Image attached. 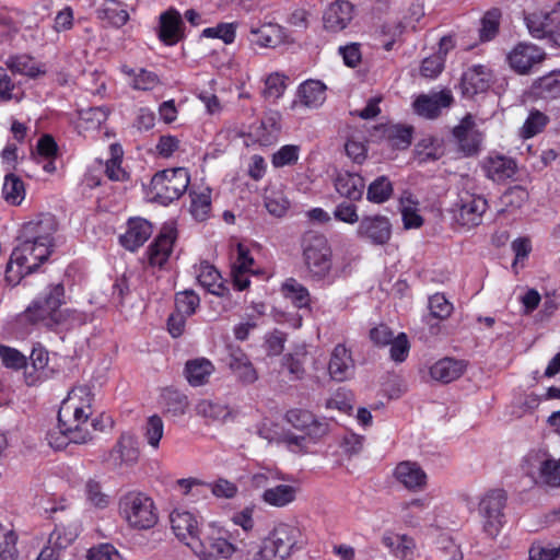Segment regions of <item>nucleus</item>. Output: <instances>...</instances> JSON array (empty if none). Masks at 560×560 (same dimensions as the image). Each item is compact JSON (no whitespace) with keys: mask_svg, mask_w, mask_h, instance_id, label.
Returning <instances> with one entry per match:
<instances>
[{"mask_svg":"<svg viewBox=\"0 0 560 560\" xmlns=\"http://www.w3.org/2000/svg\"><path fill=\"white\" fill-rule=\"evenodd\" d=\"M58 222L52 214H40L25 222L12 250L5 270V280L16 285L46 261L56 246Z\"/></svg>","mask_w":560,"mask_h":560,"instance_id":"obj_1","label":"nucleus"},{"mask_svg":"<svg viewBox=\"0 0 560 560\" xmlns=\"http://www.w3.org/2000/svg\"><path fill=\"white\" fill-rule=\"evenodd\" d=\"M91 413L61 402L58 411V424L47 433L49 445L56 450L66 447L69 443L84 444L92 440L96 430V421Z\"/></svg>","mask_w":560,"mask_h":560,"instance_id":"obj_2","label":"nucleus"},{"mask_svg":"<svg viewBox=\"0 0 560 560\" xmlns=\"http://www.w3.org/2000/svg\"><path fill=\"white\" fill-rule=\"evenodd\" d=\"M302 246L307 278L324 285L332 284L340 272L332 264V249L326 236L308 232Z\"/></svg>","mask_w":560,"mask_h":560,"instance_id":"obj_3","label":"nucleus"},{"mask_svg":"<svg viewBox=\"0 0 560 560\" xmlns=\"http://www.w3.org/2000/svg\"><path fill=\"white\" fill-rule=\"evenodd\" d=\"M288 422L295 429L304 432L303 435L289 434L285 443L292 452H304L311 444L328 433L329 425L325 420L317 419L311 411L303 409H291L285 416Z\"/></svg>","mask_w":560,"mask_h":560,"instance_id":"obj_4","label":"nucleus"},{"mask_svg":"<svg viewBox=\"0 0 560 560\" xmlns=\"http://www.w3.org/2000/svg\"><path fill=\"white\" fill-rule=\"evenodd\" d=\"M119 513L129 526L138 529L151 528L158 522L153 500L142 492L124 494L119 500Z\"/></svg>","mask_w":560,"mask_h":560,"instance_id":"obj_5","label":"nucleus"},{"mask_svg":"<svg viewBox=\"0 0 560 560\" xmlns=\"http://www.w3.org/2000/svg\"><path fill=\"white\" fill-rule=\"evenodd\" d=\"M523 468L537 485L560 488V457L555 458L548 450L537 448L528 452Z\"/></svg>","mask_w":560,"mask_h":560,"instance_id":"obj_6","label":"nucleus"},{"mask_svg":"<svg viewBox=\"0 0 560 560\" xmlns=\"http://www.w3.org/2000/svg\"><path fill=\"white\" fill-rule=\"evenodd\" d=\"M190 176L185 167L164 170L156 173L150 185L152 198L167 205L178 199L188 188Z\"/></svg>","mask_w":560,"mask_h":560,"instance_id":"obj_7","label":"nucleus"},{"mask_svg":"<svg viewBox=\"0 0 560 560\" xmlns=\"http://www.w3.org/2000/svg\"><path fill=\"white\" fill-rule=\"evenodd\" d=\"M65 289L62 284L52 285L44 299H38L27 307L24 318L33 324L42 323L48 328H55Z\"/></svg>","mask_w":560,"mask_h":560,"instance_id":"obj_8","label":"nucleus"},{"mask_svg":"<svg viewBox=\"0 0 560 560\" xmlns=\"http://www.w3.org/2000/svg\"><path fill=\"white\" fill-rule=\"evenodd\" d=\"M488 209V202L481 195L462 190L454 205V220L462 226L471 229L482 222Z\"/></svg>","mask_w":560,"mask_h":560,"instance_id":"obj_9","label":"nucleus"},{"mask_svg":"<svg viewBox=\"0 0 560 560\" xmlns=\"http://www.w3.org/2000/svg\"><path fill=\"white\" fill-rule=\"evenodd\" d=\"M505 501V492L497 489L487 492L479 502L483 529L491 537L497 536L503 526Z\"/></svg>","mask_w":560,"mask_h":560,"instance_id":"obj_10","label":"nucleus"},{"mask_svg":"<svg viewBox=\"0 0 560 560\" xmlns=\"http://www.w3.org/2000/svg\"><path fill=\"white\" fill-rule=\"evenodd\" d=\"M139 455L137 436L130 432H124L106 455L105 462L115 469H122L136 465Z\"/></svg>","mask_w":560,"mask_h":560,"instance_id":"obj_11","label":"nucleus"},{"mask_svg":"<svg viewBox=\"0 0 560 560\" xmlns=\"http://www.w3.org/2000/svg\"><path fill=\"white\" fill-rule=\"evenodd\" d=\"M170 523L175 536L194 551L201 541L197 516L184 509H175L170 515Z\"/></svg>","mask_w":560,"mask_h":560,"instance_id":"obj_12","label":"nucleus"},{"mask_svg":"<svg viewBox=\"0 0 560 560\" xmlns=\"http://www.w3.org/2000/svg\"><path fill=\"white\" fill-rule=\"evenodd\" d=\"M453 136L459 150L465 155H474L479 152L483 142V133L478 129L472 115H466L459 124L454 127Z\"/></svg>","mask_w":560,"mask_h":560,"instance_id":"obj_13","label":"nucleus"},{"mask_svg":"<svg viewBox=\"0 0 560 560\" xmlns=\"http://www.w3.org/2000/svg\"><path fill=\"white\" fill-rule=\"evenodd\" d=\"M393 477L398 485L410 492L424 491L429 479L425 470L412 460L398 463L393 470Z\"/></svg>","mask_w":560,"mask_h":560,"instance_id":"obj_14","label":"nucleus"},{"mask_svg":"<svg viewBox=\"0 0 560 560\" xmlns=\"http://www.w3.org/2000/svg\"><path fill=\"white\" fill-rule=\"evenodd\" d=\"M176 237V229L172 223L162 226L159 235L148 248V260L151 266L162 268L167 262L173 253Z\"/></svg>","mask_w":560,"mask_h":560,"instance_id":"obj_15","label":"nucleus"},{"mask_svg":"<svg viewBox=\"0 0 560 560\" xmlns=\"http://www.w3.org/2000/svg\"><path fill=\"white\" fill-rule=\"evenodd\" d=\"M267 538L279 553L287 559L294 550L301 547L302 533L300 528L293 524L279 523L269 533Z\"/></svg>","mask_w":560,"mask_h":560,"instance_id":"obj_16","label":"nucleus"},{"mask_svg":"<svg viewBox=\"0 0 560 560\" xmlns=\"http://www.w3.org/2000/svg\"><path fill=\"white\" fill-rule=\"evenodd\" d=\"M392 235V224L384 215H366L360 220L357 236L375 245L386 244Z\"/></svg>","mask_w":560,"mask_h":560,"instance_id":"obj_17","label":"nucleus"},{"mask_svg":"<svg viewBox=\"0 0 560 560\" xmlns=\"http://www.w3.org/2000/svg\"><path fill=\"white\" fill-rule=\"evenodd\" d=\"M545 59V52L534 44L520 43L508 55L510 67L520 74L527 73Z\"/></svg>","mask_w":560,"mask_h":560,"instance_id":"obj_18","label":"nucleus"},{"mask_svg":"<svg viewBox=\"0 0 560 560\" xmlns=\"http://www.w3.org/2000/svg\"><path fill=\"white\" fill-rule=\"evenodd\" d=\"M355 15L354 5L348 0H336L324 11V27L332 33L346 30Z\"/></svg>","mask_w":560,"mask_h":560,"instance_id":"obj_19","label":"nucleus"},{"mask_svg":"<svg viewBox=\"0 0 560 560\" xmlns=\"http://www.w3.org/2000/svg\"><path fill=\"white\" fill-rule=\"evenodd\" d=\"M326 100V85L318 80H307L300 84L296 97L291 104V109L300 107L310 109L320 107Z\"/></svg>","mask_w":560,"mask_h":560,"instance_id":"obj_20","label":"nucleus"},{"mask_svg":"<svg viewBox=\"0 0 560 560\" xmlns=\"http://www.w3.org/2000/svg\"><path fill=\"white\" fill-rule=\"evenodd\" d=\"M453 102L451 91L443 90L431 94H421L413 102L415 112L424 118H435L442 108L448 107Z\"/></svg>","mask_w":560,"mask_h":560,"instance_id":"obj_21","label":"nucleus"},{"mask_svg":"<svg viewBox=\"0 0 560 560\" xmlns=\"http://www.w3.org/2000/svg\"><path fill=\"white\" fill-rule=\"evenodd\" d=\"M491 81L492 73L486 66H471L463 73L462 92L469 97L483 93L490 88Z\"/></svg>","mask_w":560,"mask_h":560,"instance_id":"obj_22","label":"nucleus"},{"mask_svg":"<svg viewBox=\"0 0 560 560\" xmlns=\"http://www.w3.org/2000/svg\"><path fill=\"white\" fill-rule=\"evenodd\" d=\"M381 542L393 557L400 560H412L417 552L416 540L407 534L385 532Z\"/></svg>","mask_w":560,"mask_h":560,"instance_id":"obj_23","label":"nucleus"},{"mask_svg":"<svg viewBox=\"0 0 560 560\" xmlns=\"http://www.w3.org/2000/svg\"><path fill=\"white\" fill-rule=\"evenodd\" d=\"M231 372L242 384H253L258 380V372L248 355L238 347H231L229 363Z\"/></svg>","mask_w":560,"mask_h":560,"instance_id":"obj_24","label":"nucleus"},{"mask_svg":"<svg viewBox=\"0 0 560 560\" xmlns=\"http://www.w3.org/2000/svg\"><path fill=\"white\" fill-rule=\"evenodd\" d=\"M235 552L234 545L223 537H212L208 545L201 539L194 550L200 560H229Z\"/></svg>","mask_w":560,"mask_h":560,"instance_id":"obj_25","label":"nucleus"},{"mask_svg":"<svg viewBox=\"0 0 560 560\" xmlns=\"http://www.w3.org/2000/svg\"><path fill=\"white\" fill-rule=\"evenodd\" d=\"M152 232L149 221L141 218L130 219L127 231L120 236V243L126 249L133 252L149 240Z\"/></svg>","mask_w":560,"mask_h":560,"instance_id":"obj_26","label":"nucleus"},{"mask_svg":"<svg viewBox=\"0 0 560 560\" xmlns=\"http://www.w3.org/2000/svg\"><path fill=\"white\" fill-rule=\"evenodd\" d=\"M300 492L298 482L279 483L268 487L261 494V500L273 508H285L292 504Z\"/></svg>","mask_w":560,"mask_h":560,"instance_id":"obj_27","label":"nucleus"},{"mask_svg":"<svg viewBox=\"0 0 560 560\" xmlns=\"http://www.w3.org/2000/svg\"><path fill=\"white\" fill-rule=\"evenodd\" d=\"M353 369L350 351L343 345H337L328 365L330 376L338 382H343L353 374Z\"/></svg>","mask_w":560,"mask_h":560,"instance_id":"obj_28","label":"nucleus"},{"mask_svg":"<svg viewBox=\"0 0 560 560\" xmlns=\"http://www.w3.org/2000/svg\"><path fill=\"white\" fill-rule=\"evenodd\" d=\"M194 268L196 278L201 287L211 294L218 296L224 294L225 288L223 285V279L213 265H210L208 261H201Z\"/></svg>","mask_w":560,"mask_h":560,"instance_id":"obj_29","label":"nucleus"},{"mask_svg":"<svg viewBox=\"0 0 560 560\" xmlns=\"http://www.w3.org/2000/svg\"><path fill=\"white\" fill-rule=\"evenodd\" d=\"M466 369L464 361L443 358L430 366V376L441 383H450L460 377Z\"/></svg>","mask_w":560,"mask_h":560,"instance_id":"obj_30","label":"nucleus"},{"mask_svg":"<svg viewBox=\"0 0 560 560\" xmlns=\"http://www.w3.org/2000/svg\"><path fill=\"white\" fill-rule=\"evenodd\" d=\"M365 187L363 178L355 173L339 172L335 178L336 191L350 200H359Z\"/></svg>","mask_w":560,"mask_h":560,"instance_id":"obj_31","label":"nucleus"},{"mask_svg":"<svg viewBox=\"0 0 560 560\" xmlns=\"http://www.w3.org/2000/svg\"><path fill=\"white\" fill-rule=\"evenodd\" d=\"M280 116L278 113L266 115L258 126L250 130V136L260 145H270L276 142L280 131Z\"/></svg>","mask_w":560,"mask_h":560,"instance_id":"obj_32","label":"nucleus"},{"mask_svg":"<svg viewBox=\"0 0 560 560\" xmlns=\"http://www.w3.org/2000/svg\"><path fill=\"white\" fill-rule=\"evenodd\" d=\"M485 171L490 179L502 182L515 174L516 163L505 155H490L485 162Z\"/></svg>","mask_w":560,"mask_h":560,"instance_id":"obj_33","label":"nucleus"},{"mask_svg":"<svg viewBox=\"0 0 560 560\" xmlns=\"http://www.w3.org/2000/svg\"><path fill=\"white\" fill-rule=\"evenodd\" d=\"M533 95L545 101L560 100V70L538 78L532 85Z\"/></svg>","mask_w":560,"mask_h":560,"instance_id":"obj_34","label":"nucleus"},{"mask_svg":"<svg viewBox=\"0 0 560 560\" xmlns=\"http://www.w3.org/2000/svg\"><path fill=\"white\" fill-rule=\"evenodd\" d=\"M429 506L430 500L428 498H413L399 505V516L407 526L418 527Z\"/></svg>","mask_w":560,"mask_h":560,"instance_id":"obj_35","label":"nucleus"},{"mask_svg":"<svg viewBox=\"0 0 560 560\" xmlns=\"http://www.w3.org/2000/svg\"><path fill=\"white\" fill-rule=\"evenodd\" d=\"M122 73L127 77L129 85L139 91H152L161 84L159 75L143 68L131 69L127 66L121 68Z\"/></svg>","mask_w":560,"mask_h":560,"instance_id":"obj_36","label":"nucleus"},{"mask_svg":"<svg viewBox=\"0 0 560 560\" xmlns=\"http://www.w3.org/2000/svg\"><path fill=\"white\" fill-rule=\"evenodd\" d=\"M136 9V2L126 0H106L103 7L105 19L114 26L121 27L130 19V12Z\"/></svg>","mask_w":560,"mask_h":560,"instance_id":"obj_37","label":"nucleus"},{"mask_svg":"<svg viewBox=\"0 0 560 560\" xmlns=\"http://www.w3.org/2000/svg\"><path fill=\"white\" fill-rule=\"evenodd\" d=\"M213 372V363L206 358L190 360L185 366L186 378L191 386L206 384Z\"/></svg>","mask_w":560,"mask_h":560,"instance_id":"obj_38","label":"nucleus"},{"mask_svg":"<svg viewBox=\"0 0 560 560\" xmlns=\"http://www.w3.org/2000/svg\"><path fill=\"white\" fill-rule=\"evenodd\" d=\"M253 42L260 47L273 48L284 40L283 27L279 24H264L258 28H252Z\"/></svg>","mask_w":560,"mask_h":560,"instance_id":"obj_39","label":"nucleus"},{"mask_svg":"<svg viewBox=\"0 0 560 560\" xmlns=\"http://www.w3.org/2000/svg\"><path fill=\"white\" fill-rule=\"evenodd\" d=\"M190 213L198 221H205L211 212V189L200 186L190 190Z\"/></svg>","mask_w":560,"mask_h":560,"instance_id":"obj_40","label":"nucleus"},{"mask_svg":"<svg viewBox=\"0 0 560 560\" xmlns=\"http://www.w3.org/2000/svg\"><path fill=\"white\" fill-rule=\"evenodd\" d=\"M180 15L175 11H167L160 16V39L166 45H174L179 39Z\"/></svg>","mask_w":560,"mask_h":560,"instance_id":"obj_41","label":"nucleus"},{"mask_svg":"<svg viewBox=\"0 0 560 560\" xmlns=\"http://www.w3.org/2000/svg\"><path fill=\"white\" fill-rule=\"evenodd\" d=\"M281 292L298 308L310 305L311 296L307 288L293 278H289L283 282Z\"/></svg>","mask_w":560,"mask_h":560,"instance_id":"obj_42","label":"nucleus"},{"mask_svg":"<svg viewBox=\"0 0 560 560\" xmlns=\"http://www.w3.org/2000/svg\"><path fill=\"white\" fill-rule=\"evenodd\" d=\"M451 45L450 38H442L440 42V51L423 59L421 65V74L429 79L436 78L444 68V56Z\"/></svg>","mask_w":560,"mask_h":560,"instance_id":"obj_43","label":"nucleus"},{"mask_svg":"<svg viewBox=\"0 0 560 560\" xmlns=\"http://www.w3.org/2000/svg\"><path fill=\"white\" fill-rule=\"evenodd\" d=\"M412 128L408 126L390 125L384 128L383 137L394 149L404 150L411 143Z\"/></svg>","mask_w":560,"mask_h":560,"instance_id":"obj_44","label":"nucleus"},{"mask_svg":"<svg viewBox=\"0 0 560 560\" xmlns=\"http://www.w3.org/2000/svg\"><path fill=\"white\" fill-rule=\"evenodd\" d=\"M2 196L8 203L20 205L25 198V187L22 179L11 172L8 173L4 176Z\"/></svg>","mask_w":560,"mask_h":560,"instance_id":"obj_45","label":"nucleus"},{"mask_svg":"<svg viewBox=\"0 0 560 560\" xmlns=\"http://www.w3.org/2000/svg\"><path fill=\"white\" fill-rule=\"evenodd\" d=\"M540 15H534L528 19V31L537 38L545 36L546 33L550 32L552 27L560 26V1L553 7L552 10L546 12L545 21L539 27H535V20Z\"/></svg>","mask_w":560,"mask_h":560,"instance_id":"obj_46","label":"nucleus"},{"mask_svg":"<svg viewBox=\"0 0 560 560\" xmlns=\"http://www.w3.org/2000/svg\"><path fill=\"white\" fill-rule=\"evenodd\" d=\"M62 401L71 406L78 407L91 415L93 413V394L88 385H79L73 387Z\"/></svg>","mask_w":560,"mask_h":560,"instance_id":"obj_47","label":"nucleus"},{"mask_svg":"<svg viewBox=\"0 0 560 560\" xmlns=\"http://www.w3.org/2000/svg\"><path fill=\"white\" fill-rule=\"evenodd\" d=\"M142 433L147 444L151 448L158 450L164 434L162 418L156 415L150 416L142 428Z\"/></svg>","mask_w":560,"mask_h":560,"instance_id":"obj_48","label":"nucleus"},{"mask_svg":"<svg viewBox=\"0 0 560 560\" xmlns=\"http://www.w3.org/2000/svg\"><path fill=\"white\" fill-rule=\"evenodd\" d=\"M400 211L406 229H418L423 224V219L419 213L418 202L413 200L411 196L401 198Z\"/></svg>","mask_w":560,"mask_h":560,"instance_id":"obj_49","label":"nucleus"},{"mask_svg":"<svg viewBox=\"0 0 560 560\" xmlns=\"http://www.w3.org/2000/svg\"><path fill=\"white\" fill-rule=\"evenodd\" d=\"M110 158L106 162L105 173L112 180H124L127 178L126 171L121 167V160L124 155L122 148L117 144H110Z\"/></svg>","mask_w":560,"mask_h":560,"instance_id":"obj_50","label":"nucleus"},{"mask_svg":"<svg viewBox=\"0 0 560 560\" xmlns=\"http://www.w3.org/2000/svg\"><path fill=\"white\" fill-rule=\"evenodd\" d=\"M301 154V147L298 144H284L271 156V165L275 168L292 166L298 163Z\"/></svg>","mask_w":560,"mask_h":560,"instance_id":"obj_51","label":"nucleus"},{"mask_svg":"<svg viewBox=\"0 0 560 560\" xmlns=\"http://www.w3.org/2000/svg\"><path fill=\"white\" fill-rule=\"evenodd\" d=\"M289 200L281 189L268 188L265 194V207L276 217H282L289 209Z\"/></svg>","mask_w":560,"mask_h":560,"instance_id":"obj_52","label":"nucleus"},{"mask_svg":"<svg viewBox=\"0 0 560 560\" xmlns=\"http://www.w3.org/2000/svg\"><path fill=\"white\" fill-rule=\"evenodd\" d=\"M548 122L549 117L545 113L537 109L530 110L520 133L523 138L529 139L541 132Z\"/></svg>","mask_w":560,"mask_h":560,"instance_id":"obj_53","label":"nucleus"},{"mask_svg":"<svg viewBox=\"0 0 560 560\" xmlns=\"http://www.w3.org/2000/svg\"><path fill=\"white\" fill-rule=\"evenodd\" d=\"M92 320V315L85 312H81L72 308L60 310L56 322V327H62L66 329L73 328Z\"/></svg>","mask_w":560,"mask_h":560,"instance_id":"obj_54","label":"nucleus"},{"mask_svg":"<svg viewBox=\"0 0 560 560\" xmlns=\"http://www.w3.org/2000/svg\"><path fill=\"white\" fill-rule=\"evenodd\" d=\"M393 186L389 179L381 176L372 182L368 188V199L375 203H382L389 199Z\"/></svg>","mask_w":560,"mask_h":560,"instance_id":"obj_55","label":"nucleus"},{"mask_svg":"<svg viewBox=\"0 0 560 560\" xmlns=\"http://www.w3.org/2000/svg\"><path fill=\"white\" fill-rule=\"evenodd\" d=\"M197 415L210 420H220L228 415L225 406L209 399H201L195 406Z\"/></svg>","mask_w":560,"mask_h":560,"instance_id":"obj_56","label":"nucleus"},{"mask_svg":"<svg viewBox=\"0 0 560 560\" xmlns=\"http://www.w3.org/2000/svg\"><path fill=\"white\" fill-rule=\"evenodd\" d=\"M108 112L104 107H93L81 112L80 120L86 130L97 129L107 119Z\"/></svg>","mask_w":560,"mask_h":560,"instance_id":"obj_57","label":"nucleus"},{"mask_svg":"<svg viewBox=\"0 0 560 560\" xmlns=\"http://www.w3.org/2000/svg\"><path fill=\"white\" fill-rule=\"evenodd\" d=\"M199 303V296L190 290L178 292L175 298L176 311L186 316L192 315Z\"/></svg>","mask_w":560,"mask_h":560,"instance_id":"obj_58","label":"nucleus"},{"mask_svg":"<svg viewBox=\"0 0 560 560\" xmlns=\"http://www.w3.org/2000/svg\"><path fill=\"white\" fill-rule=\"evenodd\" d=\"M287 77L281 73H271L265 80L264 94L267 97L279 98L287 89Z\"/></svg>","mask_w":560,"mask_h":560,"instance_id":"obj_59","label":"nucleus"},{"mask_svg":"<svg viewBox=\"0 0 560 560\" xmlns=\"http://www.w3.org/2000/svg\"><path fill=\"white\" fill-rule=\"evenodd\" d=\"M207 38H220L224 44H231L235 39V25L233 23H222L202 31Z\"/></svg>","mask_w":560,"mask_h":560,"instance_id":"obj_60","label":"nucleus"},{"mask_svg":"<svg viewBox=\"0 0 560 560\" xmlns=\"http://www.w3.org/2000/svg\"><path fill=\"white\" fill-rule=\"evenodd\" d=\"M530 560H560V544H535L529 549Z\"/></svg>","mask_w":560,"mask_h":560,"instance_id":"obj_61","label":"nucleus"},{"mask_svg":"<svg viewBox=\"0 0 560 560\" xmlns=\"http://www.w3.org/2000/svg\"><path fill=\"white\" fill-rule=\"evenodd\" d=\"M0 360L5 368L19 370L26 365V358L16 349L0 346Z\"/></svg>","mask_w":560,"mask_h":560,"instance_id":"obj_62","label":"nucleus"},{"mask_svg":"<svg viewBox=\"0 0 560 560\" xmlns=\"http://www.w3.org/2000/svg\"><path fill=\"white\" fill-rule=\"evenodd\" d=\"M77 533L66 527H56L48 538V544L61 551L73 542Z\"/></svg>","mask_w":560,"mask_h":560,"instance_id":"obj_63","label":"nucleus"},{"mask_svg":"<svg viewBox=\"0 0 560 560\" xmlns=\"http://www.w3.org/2000/svg\"><path fill=\"white\" fill-rule=\"evenodd\" d=\"M500 12L491 10L487 12L481 21L480 37L482 40H491L498 33Z\"/></svg>","mask_w":560,"mask_h":560,"instance_id":"obj_64","label":"nucleus"}]
</instances>
